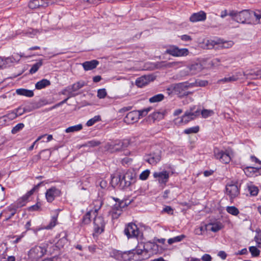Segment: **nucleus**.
Here are the masks:
<instances>
[{
	"label": "nucleus",
	"mask_w": 261,
	"mask_h": 261,
	"mask_svg": "<svg viewBox=\"0 0 261 261\" xmlns=\"http://www.w3.org/2000/svg\"><path fill=\"white\" fill-rule=\"evenodd\" d=\"M249 251L253 257H257L259 256L260 251L255 246H251L249 248Z\"/></svg>",
	"instance_id": "43"
},
{
	"label": "nucleus",
	"mask_w": 261,
	"mask_h": 261,
	"mask_svg": "<svg viewBox=\"0 0 261 261\" xmlns=\"http://www.w3.org/2000/svg\"><path fill=\"white\" fill-rule=\"evenodd\" d=\"M189 87V85H188L187 83H180L174 85L173 90L177 94H182L184 95H187L188 93L186 91Z\"/></svg>",
	"instance_id": "15"
},
{
	"label": "nucleus",
	"mask_w": 261,
	"mask_h": 261,
	"mask_svg": "<svg viewBox=\"0 0 261 261\" xmlns=\"http://www.w3.org/2000/svg\"><path fill=\"white\" fill-rule=\"evenodd\" d=\"M138 115V112L136 111H131L127 114L123 121L127 124H133L139 120Z\"/></svg>",
	"instance_id": "14"
},
{
	"label": "nucleus",
	"mask_w": 261,
	"mask_h": 261,
	"mask_svg": "<svg viewBox=\"0 0 261 261\" xmlns=\"http://www.w3.org/2000/svg\"><path fill=\"white\" fill-rule=\"evenodd\" d=\"M153 177L154 178H158V181L160 184H166L169 179V175L167 171H163L159 172H154Z\"/></svg>",
	"instance_id": "16"
},
{
	"label": "nucleus",
	"mask_w": 261,
	"mask_h": 261,
	"mask_svg": "<svg viewBox=\"0 0 261 261\" xmlns=\"http://www.w3.org/2000/svg\"><path fill=\"white\" fill-rule=\"evenodd\" d=\"M199 130V127L196 126L192 127L187 128L184 130V132L186 134H195L197 133Z\"/></svg>",
	"instance_id": "38"
},
{
	"label": "nucleus",
	"mask_w": 261,
	"mask_h": 261,
	"mask_svg": "<svg viewBox=\"0 0 261 261\" xmlns=\"http://www.w3.org/2000/svg\"><path fill=\"white\" fill-rule=\"evenodd\" d=\"M239 12L237 11L232 10L230 11L228 15L232 17V19L237 21V18H238Z\"/></svg>",
	"instance_id": "52"
},
{
	"label": "nucleus",
	"mask_w": 261,
	"mask_h": 261,
	"mask_svg": "<svg viewBox=\"0 0 261 261\" xmlns=\"http://www.w3.org/2000/svg\"><path fill=\"white\" fill-rule=\"evenodd\" d=\"M133 251L134 250H132L128 251L122 252L119 250H117L114 252V254L115 256L116 259H120L121 258H123V255L124 254H129L130 253H133Z\"/></svg>",
	"instance_id": "32"
},
{
	"label": "nucleus",
	"mask_w": 261,
	"mask_h": 261,
	"mask_svg": "<svg viewBox=\"0 0 261 261\" xmlns=\"http://www.w3.org/2000/svg\"><path fill=\"white\" fill-rule=\"evenodd\" d=\"M94 230L96 233H101L104 231L105 222L103 217L101 216L96 217L93 221Z\"/></svg>",
	"instance_id": "12"
},
{
	"label": "nucleus",
	"mask_w": 261,
	"mask_h": 261,
	"mask_svg": "<svg viewBox=\"0 0 261 261\" xmlns=\"http://www.w3.org/2000/svg\"><path fill=\"white\" fill-rule=\"evenodd\" d=\"M45 253V250L39 246L33 247L29 252L28 255L32 261H37L41 258Z\"/></svg>",
	"instance_id": "5"
},
{
	"label": "nucleus",
	"mask_w": 261,
	"mask_h": 261,
	"mask_svg": "<svg viewBox=\"0 0 261 261\" xmlns=\"http://www.w3.org/2000/svg\"><path fill=\"white\" fill-rule=\"evenodd\" d=\"M202 65L200 63H194L189 65L187 67V70L186 71V74H196L201 71L202 69Z\"/></svg>",
	"instance_id": "17"
},
{
	"label": "nucleus",
	"mask_w": 261,
	"mask_h": 261,
	"mask_svg": "<svg viewBox=\"0 0 261 261\" xmlns=\"http://www.w3.org/2000/svg\"><path fill=\"white\" fill-rule=\"evenodd\" d=\"M165 53L173 57H185L189 54L187 48H179L175 45L170 46L165 51Z\"/></svg>",
	"instance_id": "4"
},
{
	"label": "nucleus",
	"mask_w": 261,
	"mask_h": 261,
	"mask_svg": "<svg viewBox=\"0 0 261 261\" xmlns=\"http://www.w3.org/2000/svg\"><path fill=\"white\" fill-rule=\"evenodd\" d=\"M41 203L39 202H37L35 205H32L28 207L27 210L30 212L38 211L40 210Z\"/></svg>",
	"instance_id": "45"
},
{
	"label": "nucleus",
	"mask_w": 261,
	"mask_h": 261,
	"mask_svg": "<svg viewBox=\"0 0 261 261\" xmlns=\"http://www.w3.org/2000/svg\"><path fill=\"white\" fill-rule=\"evenodd\" d=\"M218 255L222 259H226L227 257L226 253L224 251H220L218 252Z\"/></svg>",
	"instance_id": "62"
},
{
	"label": "nucleus",
	"mask_w": 261,
	"mask_h": 261,
	"mask_svg": "<svg viewBox=\"0 0 261 261\" xmlns=\"http://www.w3.org/2000/svg\"><path fill=\"white\" fill-rule=\"evenodd\" d=\"M185 237V236L184 235H180V236H178L174 237L173 238H170V239H168V243L169 244H172L175 242H178L181 241Z\"/></svg>",
	"instance_id": "41"
},
{
	"label": "nucleus",
	"mask_w": 261,
	"mask_h": 261,
	"mask_svg": "<svg viewBox=\"0 0 261 261\" xmlns=\"http://www.w3.org/2000/svg\"><path fill=\"white\" fill-rule=\"evenodd\" d=\"M257 69H250L243 72V75L246 79L256 80L258 79Z\"/></svg>",
	"instance_id": "20"
},
{
	"label": "nucleus",
	"mask_w": 261,
	"mask_h": 261,
	"mask_svg": "<svg viewBox=\"0 0 261 261\" xmlns=\"http://www.w3.org/2000/svg\"><path fill=\"white\" fill-rule=\"evenodd\" d=\"M107 93L106 89H105V88L99 89L97 91V96L100 99L105 98L106 96H107Z\"/></svg>",
	"instance_id": "47"
},
{
	"label": "nucleus",
	"mask_w": 261,
	"mask_h": 261,
	"mask_svg": "<svg viewBox=\"0 0 261 261\" xmlns=\"http://www.w3.org/2000/svg\"><path fill=\"white\" fill-rule=\"evenodd\" d=\"M90 212H87L83 217L82 219V224L86 225L89 224L91 222Z\"/></svg>",
	"instance_id": "40"
},
{
	"label": "nucleus",
	"mask_w": 261,
	"mask_h": 261,
	"mask_svg": "<svg viewBox=\"0 0 261 261\" xmlns=\"http://www.w3.org/2000/svg\"><path fill=\"white\" fill-rule=\"evenodd\" d=\"M136 179V174L134 172L128 170L125 173H120L114 176L111 175L110 183L114 188L118 187L120 189L124 190L135 184Z\"/></svg>",
	"instance_id": "1"
},
{
	"label": "nucleus",
	"mask_w": 261,
	"mask_h": 261,
	"mask_svg": "<svg viewBox=\"0 0 261 261\" xmlns=\"http://www.w3.org/2000/svg\"><path fill=\"white\" fill-rule=\"evenodd\" d=\"M42 65V60H40L39 62L36 63L35 64H33L31 67V68L30 69V73L31 74H34L35 72H36L39 68Z\"/></svg>",
	"instance_id": "33"
},
{
	"label": "nucleus",
	"mask_w": 261,
	"mask_h": 261,
	"mask_svg": "<svg viewBox=\"0 0 261 261\" xmlns=\"http://www.w3.org/2000/svg\"><path fill=\"white\" fill-rule=\"evenodd\" d=\"M235 82V79L232 77V76H230L229 77H225L223 79L219 80L218 82L219 83H231Z\"/></svg>",
	"instance_id": "49"
},
{
	"label": "nucleus",
	"mask_w": 261,
	"mask_h": 261,
	"mask_svg": "<svg viewBox=\"0 0 261 261\" xmlns=\"http://www.w3.org/2000/svg\"><path fill=\"white\" fill-rule=\"evenodd\" d=\"M61 194L60 190L55 187H52L46 191L45 197L48 202H51L56 197L59 196Z\"/></svg>",
	"instance_id": "10"
},
{
	"label": "nucleus",
	"mask_w": 261,
	"mask_h": 261,
	"mask_svg": "<svg viewBox=\"0 0 261 261\" xmlns=\"http://www.w3.org/2000/svg\"><path fill=\"white\" fill-rule=\"evenodd\" d=\"M99 185L100 186V187L102 188V189H105L107 187V181L105 180H101L99 183Z\"/></svg>",
	"instance_id": "63"
},
{
	"label": "nucleus",
	"mask_w": 261,
	"mask_h": 261,
	"mask_svg": "<svg viewBox=\"0 0 261 261\" xmlns=\"http://www.w3.org/2000/svg\"><path fill=\"white\" fill-rule=\"evenodd\" d=\"M162 212L172 215L173 214V210L170 206H166L163 208Z\"/></svg>",
	"instance_id": "55"
},
{
	"label": "nucleus",
	"mask_w": 261,
	"mask_h": 261,
	"mask_svg": "<svg viewBox=\"0 0 261 261\" xmlns=\"http://www.w3.org/2000/svg\"><path fill=\"white\" fill-rule=\"evenodd\" d=\"M250 194L252 196H256L258 193V189L254 186H251L248 187Z\"/></svg>",
	"instance_id": "46"
},
{
	"label": "nucleus",
	"mask_w": 261,
	"mask_h": 261,
	"mask_svg": "<svg viewBox=\"0 0 261 261\" xmlns=\"http://www.w3.org/2000/svg\"><path fill=\"white\" fill-rule=\"evenodd\" d=\"M24 126V125L22 123L17 124L11 130V133L13 134H15L21 130Z\"/></svg>",
	"instance_id": "42"
},
{
	"label": "nucleus",
	"mask_w": 261,
	"mask_h": 261,
	"mask_svg": "<svg viewBox=\"0 0 261 261\" xmlns=\"http://www.w3.org/2000/svg\"><path fill=\"white\" fill-rule=\"evenodd\" d=\"M150 79V75L142 76L136 80V85L138 87H142L149 83Z\"/></svg>",
	"instance_id": "24"
},
{
	"label": "nucleus",
	"mask_w": 261,
	"mask_h": 261,
	"mask_svg": "<svg viewBox=\"0 0 261 261\" xmlns=\"http://www.w3.org/2000/svg\"><path fill=\"white\" fill-rule=\"evenodd\" d=\"M226 210L228 213L233 216H237L239 214L238 208L234 206H227Z\"/></svg>",
	"instance_id": "36"
},
{
	"label": "nucleus",
	"mask_w": 261,
	"mask_h": 261,
	"mask_svg": "<svg viewBox=\"0 0 261 261\" xmlns=\"http://www.w3.org/2000/svg\"><path fill=\"white\" fill-rule=\"evenodd\" d=\"M161 151L160 149H157L155 152H151L149 154L145 161L151 165H156L161 159Z\"/></svg>",
	"instance_id": "11"
},
{
	"label": "nucleus",
	"mask_w": 261,
	"mask_h": 261,
	"mask_svg": "<svg viewBox=\"0 0 261 261\" xmlns=\"http://www.w3.org/2000/svg\"><path fill=\"white\" fill-rule=\"evenodd\" d=\"M101 120L100 116L99 115L95 116L92 118L89 119L86 123V125L88 126H92L96 122L100 121Z\"/></svg>",
	"instance_id": "37"
},
{
	"label": "nucleus",
	"mask_w": 261,
	"mask_h": 261,
	"mask_svg": "<svg viewBox=\"0 0 261 261\" xmlns=\"http://www.w3.org/2000/svg\"><path fill=\"white\" fill-rule=\"evenodd\" d=\"M232 77L235 79V82L239 80L243 79V72H237L234 74L232 75Z\"/></svg>",
	"instance_id": "53"
},
{
	"label": "nucleus",
	"mask_w": 261,
	"mask_h": 261,
	"mask_svg": "<svg viewBox=\"0 0 261 261\" xmlns=\"http://www.w3.org/2000/svg\"><path fill=\"white\" fill-rule=\"evenodd\" d=\"M212 259V258L211 255L208 254H204L201 257V259L203 261H211Z\"/></svg>",
	"instance_id": "59"
},
{
	"label": "nucleus",
	"mask_w": 261,
	"mask_h": 261,
	"mask_svg": "<svg viewBox=\"0 0 261 261\" xmlns=\"http://www.w3.org/2000/svg\"><path fill=\"white\" fill-rule=\"evenodd\" d=\"M238 185L237 181H231L226 185V193L229 196L231 201H232L240 194V188Z\"/></svg>",
	"instance_id": "3"
},
{
	"label": "nucleus",
	"mask_w": 261,
	"mask_h": 261,
	"mask_svg": "<svg viewBox=\"0 0 261 261\" xmlns=\"http://www.w3.org/2000/svg\"><path fill=\"white\" fill-rule=\"evenodd\" d=\"M18 95L25 96L28 97H32L34 96V92L32 90L25 89H18L16 91Z\"/></svg>",
	"instance_id": "25"
},
{
	"label": "nucleus",
	"mask_w": 261,
	"mask_h": 261,
	"mask_svg": "<svg viewBox=\"0 0 261 261\" xmlns=\"http://www.w3.org/2000/svg\"><path fill=\"white\" fill-rule=\"evenodd\" d=\"M108 150L111 152L119 151L127 146L126 144L123 141L117 140L114 142L108 143L107 145Z\"/></svg>",
	"instance_id": "6"
},
{
	"label": "nucleus",
	"mask_w": 261,
	"mask_h": 261,
	"mask_svg": "<svg viewBox=\"0 0 261 261\" xmlns=\"http://www.w3.org/2000/svg\"><path fill=\"white\" fill-rule=\"evenodd\" d=\"M252 12L249 10L239 12L237 22L242 23H251Z\"/></svg>",
	"instance_id": "7"
},
{
	"label": "nucleus",
	"mask_w": 261,
	"mask_h": 261,
	"mask_svg": "<svg viewBox=\"0 0 261 261\" xmlns=\"http://www.w3.org/2000/svg\"><path fill=\"white\" fill-rule=\"evenodd\" d=\"M252 15H253V16L255 17L256 20H258V23H261V12L260 11L254 12L253 13L252 12Z\"/></svg>",
	"instance_id": "54"
},
{
	"label": "nucleus",
	"mask_w": 261,
	"mask_h": 261,
	"mask_svg": "<svg viewBox=\"0 0 261 261\" xmlns=\"http://www.w3.org/2000/svg\"><path fill=\"white\" fill-rule=\"evenodd\" d=\"M4 59L6 67L7 66H10V64L15 63L14 60H13V57L12 56L7 58H4Z\"/></svg>",
	"instance_id": "51"
},
{
	"label": "nucleus",
	"mask_w": 261,
	"mask_h": 261,
	"mask_svg": "<svg viewBox=\"0 0 261 261\" xmlns=\"http://www.w3.org/2000/svg\"><path fill=\"white\" fill-rule=\"evenodd\" d=\"M43 0H32L30 1L28 4V7L31 9H35L39 8L42 6V4L40 2H42Z\"/></svg>",
	"instance_id": "29"
},
{
	"label": "nucleus",
	"mask_w": 261,
	"mask_h": 261,
	"mask_svg": "<svg viewBox=\"0 0 261 261\" xmlns=\"http://www.w3.org/2000/svg\"><path fill=\"white\" fill-rule=\"evenodd\" d=\"M42 182H40L38 185L35 186L30 191H28L24 195L18 198L17 200L12 204L16 206L18 209L21 208L26 205L27 202L30 200V198L34 193L38 190Z\"/></svg>",
	"instance_id": "2"
},
{
	"label": "nucleus",
	"mask_w": 261,
	"mask_h": 261,
	"mask_svg": "<svg viewBox=\"0 0 261 261\" xmlns=\"http://www.w3.org/2000/svg\"><path fill=\"white\" fill-rule=\"evenodd\" d=\"M180 38L181 39L184 41H189L192 40V38L191 37V36L188 35H182Z\"/></svg>",
	"instance_id": "61"
},
{
	"label": "nucleus",
	"mask_w": 261,
	"mask_h": 261,
	"mask_svg": "<svg viewBox=\"0 0 261 261\" xmlns=\"http://www.w3.org/2000/svg\"><path fill=\"white\" fill-rule=\"evenodd\" d=\"M165 115V112H154L151 115V117L153 120L162 119Z\"/></svg>",
	"instance_id": "34"
},
{
	"label": "nucleus",
	"mask_w": 261,
	"mask_h": 261,
	"mask_svg": "<svg viewBox=\"0 0 261 261\" xmlns=\"http://www.w3.org/2000/svg\"><path fill=\"white\" fill-rule=\"evenodd\" d=\"M126 204L123 201H119L114 204L112 207V217L114 218H117L122 211V208L126 206Z\"/></svg>",
	"instance_id": "13"
},
{
	"label": "nucleus",
	"mask_w": 261,
	"mask_h": 261,
	"mask_svg": "<svg viewBox=\"0 0 261 261\" xmlns=\"http://www.w3.org/2000/svg\"><path fill=\"white\" fill-rule=\"evenodd\" d=\"M244 171L245 174L249 177L253 176L257 173H258L259 174L261 175V168L246 167L244 168Z\"/></svg>",
	"instance_id": "23"
},
{
	"label": "nucleus",
	"mask_w": 261,
	"mask_h": 261,
	"mask_svg": "<svg viewBox=\"0 0 261 261\" xmlns=\"http://www.w3.org/2000/svg\"><path fill=\"white\" fill-rule=\"evenodd\" d=\"M57 218L58 214L56 216H53L49 223L45 226V228L46 229H50L55 227L57 222Z\"/></svg>",
	"instance_id": "35"
},
{
	"label": "nucleus",
	"mask_w": 261,
	"mask_h": 261,
	"mask_svg": "<svg viewBox=\"0 0 261 261\" xmlns=\"http://www.w3.org/2000/svg\"><path fill=\"white\" fill-rule=\"evenodd\" d=\"M150 174V171L148 169L143 171L139 175V178L142 180L147 179Z\"/></svg>",
	"instance_id": "48"
},
{
	"label": "nucleus",
	"mask_w": 261,
	"mask_h": 261,
	"mask_svg": "<svg viewBox=\"0 0 261 261\" xmlns=\"http://www.w3.org/2000/svg\"><path fill=\"white\" fill-rule=\"evenodd\" d=\"M213 113V111L204 109L201 112L202 117L205 118L211 116Z\"/></svg>",
	"instance_id": "50"
},
{
	"label": "nucleus",
	"mask_w": 261,
	"mask_h": 261,
	"mask_svg": "<svg viewBox=\"0 0 261 261\" xmlns=\"http://www.w3.org/2000/svg\"><path fill=\"white\" fill-rule=\"evenodd\" d=\"M100 144L99 141L95 140H91L87 142L83 145L84 147H95L98 146Z\"/></svg>",
	"instance_id": "44"
},
{
	"label": "nucleus",
	"mask_w": 261,
	"mask_h": 261,
	"mask_svg": "<svg viewBox=\"0 0 261 261\" xmlns=\"http://www.w3.org/2000/svg\"><path fill=\"white\" fill-rule=\"evenodd\" d=\"M74 84L76 85L79 89H80L86 85L85 82L83 81H79Z\"/></svg>",
	"instance_id": "57"
},
{
	"label": "nucleus",
	"mask_w": 261,
	"mask_h": 261,
	"mask_svg": "<svg viewBox=\"0 0 261 261\" xmlns=\"http://www.w3.org/2000/svg\"><path fill=\"white\" fill-rule=\"evenodd\" d=\"M46 135H44V136H40L33 143V144L28 149V150L29 151H31V150H32L34 147V146L35 145V144L39 141L42 138L44 137V136H45Z\"/></svg>",
	"instance_id": "60"
},
{
	"label": "nucleus",
	"mask_w": 261,
	"mask_h": 261,
	"mask_svg": "<svg viewBox=\"0 0 261 261\" xmlns=\"http://www.w3.org/2000/svg\"><path fill=\"white\" fill-rule=\"evenodd\" d=\"M208 226H211L210 230L213 232H217L222 228V225L221 223H213L211 224Z\"/></svg>",
	"instance_id": "39"
},
{
	"label": "nucleus",
	"mask_w": 261,
	"mask_h": 261,
	"mask_svg": "<svg viewBox=\"0 0 261 261\" xmlns=\"http://www.w3.org/2000/svg\"><path fill=\"white\" fill-rule=\"evenodd\" d=\"M99 64V62L96 60H93L89 61H86L82 64L85 70H91L95 68Z\"/></svg>",
	"instance_id": "22"
},
{
	"label": "nucleus",
	"mask_w": 261,
	"mask_h": 261,
	"mask_svg": "<svg viewBox=\"0 0 261 261\" xmlns=\"http://www.w3.org/2000/svg\"><path fill=\"white\" fill-rule=\"evenodd\" d=\"M200 110L197 109L194 112L192 111H186L185 113V117L189 116L190 117V118L192 120L195 119L197 116L200 115Z\"/></svg>",
	"instance_id": "31"
},
{
	"label": "nucleus",
	"mask_w": 261,
	"mask_h": 261,
	"mask_svg": "<svg viewBox=\"0 0 261 261\" xmlns=\"http://www.w3.org/2000/svg\"><path fill=\"white\" fill-rule=\"evenodd\" d=\"M192 120V119L190 118V117L186 116L185 117V114L181 117L179 123L184 122L186 124L188 123L190 121Z\"/></svg>",
	"instance_id": "56"
},
{
	"label": "nucleus",
	"mask_w": 261,
	"mask_h": 261,
	"mask_svg": "<svg viewBox=\"0 0 261 261\" xmlns=\"http://www.w3.org/2000/svg\"><path fill=\"white\" fill-rule=\"evenodd\" d=\"M165 98V96L163 94H158L149 98V101L150 103L159 102L162 101Z\"/></svg>",
	"instance_id": "28"
},
{
	"label": "nucleus",
	"mask_w": 261,
	"mask_h": 261,
	"mask_svg": "<svg viewBox=\"0 0 261 261\" xmlns=\"http://www.w3.org/2000/svg\"><path fill=\"white\" fill-rule=\"evenodd\" d=\"M74 84L76 85L79 89H80L86 85L85 82L83 81H79Z\"/></svg>",
	"instance_id": "58"
},
{
	"label": "nucleus",
	"mask_w": 261,
	"mask_h": 261,
	"mask_svg": "<svg viewBox=\"0 0 261 261\" xmlns=\"http://www.w3.org/2000/svg\"><path fill=\"white\" fill-rule=\"evenodd\" d=\"M214 156L215 158L219 160L220 162L224 164H228L230 161V157L228 152L220 150L218 149H214Z\"/></svg>",
	"instance_id": "9"
},
{
	"label": "nucleus",
	"mask_w": 261,
	"mask_h": 261,
	"mask_svg": "<svg viewBox=\"0 0 261 261\" xmlns=\"http://www.w3.org/2000/svg\"><path fill=\"white\" fill-rule=\"evenodd\" d=\"M206 18V13L202 11H200L197 13H193L190 17V21L192 22L197 21H204Z\"/></svg>",
	"instance_id": "19"
},
{
	"label": "nucleus",
	"mask_w": 261,
	"mask_h": 261,
	"mask_svg": "<svg viewBox=\"0 0 261 261\" xmlns=\"http://www.w3.org/2000/svg\"><path fill=\"white\" fill-rule=\"evenodd\" d=\"M21 110V107H19L13 111L8 113L7 115H5L4 117H7L8 119L10 120H13L16 118L17 116H19L18 115L19 110Z\"/></svg>",
	"instance_id": "27"
},
{
	"label": "nucleus",
	"mask_w": 261,
	"mask_h": 261,
	"mask_svg": "<svg viewBox=\"0 0 261 261\" xmlns=\"http://www.w3.org/2000/svg\"><path fill=\"white\" fill-rule=\"evenodd\" d=\"M156 66L158 68H165V61H162L158 62L156 64Z\"/></svg>",
	"instance_id": "64"
},
{
	"label": "nucleus",
	"mask_w": 261,
	"mask_h": 261,
	"mask_svg": "<svg viewBox=\"0 0 261 261\" xmlns=\"http://www.w3.org/2000/svg\"><path fill=\"white\" fill-rule=\"evenodd\" d=\"M17 208L12 204L9 206L6 210L4 211L3 213H5V219L4 221H7L10 219L16 214Z\"/></svg>",
	"instance_id": "21"
},
{
	"label": "nucleus",
	"mask_w": 261,
	"mask_h": 261,
	"mask_svg": "<svg viewBox=\"0 0 261 261\" xmlns=\"http://www.w3.org/2000/svg\"><path fill=\"white\" fill-rule=\"evenodd\" d=\"M83 128L82 124H79L74 126L68 127L65 129V132L67 133H73L81 130Z\"/></svg>",
	"instance_id": "30"
},
{
	"label": "nucleus",
	"mask_w": 261,
	"mask_h": 261,
	"mask_svg": "<svg viewBox=\"0 0 261 261\" xmlns=\"http://www.w3.org/2000/svg\"><path fill=\"white\" fill-rule=\"evenodd\" d=\"M139 228L133 223H128L125 227L124 232L128 238L137 237L139 235Z\"/></svg>",
	"instance_id": "8"
},
{
	"label": "nucleus",
	"mask_w": 261,
	"mask_h": 261,
	"mask_svg": "<svg viewBox=\"0 0 261 261\" xmlns=\"http://www.w3.org/2000/svg\"><path fill=\"white\" fill-rule=\"evenodd\" d=\"M79 89L75 84L71 86H69L65 88L61 92V93L63 95H69V97H74L76 96L78 93H75Z\"/></svg>",
	"instance_id": "18"
},
{
	"label": "nucleus",
	"mask_w": 261,
	"mask_h": 261,
	"mask_svg": "<svg viewBox=\"0 0 261 261\" xmlns=\"http://www.w3.org/2000/svg\"><path fill=\"white\" fill-rule=\"evenodd\" d=\"M50 84V82L49 80L44 79L38 82L35 85V87L36 89L40 90L49 86Z\"/></svg>",
	"instance_id": "26"
}]
</instances>
